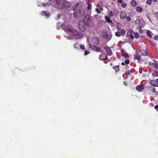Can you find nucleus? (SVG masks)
I'll return each mask as SVG.
<instances>
[{"label": "nucleus", "instance_id": "nucleus-38", "mask_svg": "<svg viewBox=\"0 0 158 158\" xmlns=\"http://www.w3.org/2000/svg\"><path fill=\"white\" fill-rule=\"evenodd\" d=\"M79 6V3H77L75 6L73 7V10H75L76 8H77Z\"/></svg>", "mask_w": 158, "mask_h": 158}, {"label": "nucleus", "instance_id": "nucleus-15", "mask_svg": "<svg viewBox=\"0 0 158 158\" xmlns=\"http://www.w3.org/2000/svg\"><path fill=\"white\" fill-rule=\"evenodd\" d=\"M42 15L43 16H46L47 17H48L50 16V13L49 12L47 11H43L42 13Z\"/></svg>", "mask_w": 158, "mask_h": 158}, {"label": "nucleus", "instance_id": "nucleus-7", "mask_svg": "<svg viewBox=\"0 0 158 158\" xmlns=\"http://www.w3.org/2000/svg\"><path fill=\"white\" fill-rule=\"evenodd\" d=\"M107 59V56L105 54L102 53L99 56V59L100 60H106Z\"/></svg>", "mask_w": 158, "mask_h": 158}, {"label": "nucleus", "instance_id": "nucleus-39", "mask_svg": "<svg viewBox=\"0 0 158 158\" xmlns=\"http://www.w3.org/2000/svg\"><path fill=\"white\" fill-rule=\"evenodd\" d=\"M126 19L127 21H129L131 20V18L130 16H127L126 17Z\"/></svg>", "mask_w": 158, "mask_h": 158}, {"label": "nucleus", "instance_id": "nucleus-30", "mask_svg": "<svg viewBox=\"0 0 158 158\" xmlns=\"http://www.w3.org/2000/svg\"><path fill=\"white\" fill-rule=\"evenodd\" d=\"M152 67L156 69L158 68V64L154 63Z\"/></svg>", "mask_w": 158, "mask_h": 158}, {"label": "nucleus", "instance_id": "nucleus-54", "mask_svg": "<svg viewBox=\"0 0 158 158\" xmlns=\"http://www.w3.org/2000/svg\"><path fill=\"white\" fill-rule=\"evenodd\" d=\"M110 65L111 66H112L113 65V64L112 63H110Z\"/></svg>", "mask_w": 158, "mask_h": 158}, {"label": "nucleus", "instance_id": "nucleus-41", "mask_svg": "<svg viewBox=\"0 0 158 158\" xmlns=\"http://www.w3.org/2000/svg\"><path fill=\"white\" fill-rule=\"evenodd\" d=\"M129 63L130 61L129 60H125V63L127 64H128Z\"/></svg>", "mask_w": 158, "mask_h": 158}, {"label": "nucleus", "instance_id": "nucleus-3", "mask_svg": "<svg viewBox=\"0 0 158 158\" xmlns=\"http://www.w3.org/2000/svg\"><path fill=\"white\" fill-rule=\"evenodd\" d=\"M86 25L85 24L84 21H80L78 23V27L80 30L82 32H84L86 29Z\"/></svg>", "mask_w": 158, "mask_h": 158}, {"label": "nucleus", "instance_id": "nucleus-35", "mask_svg": "<svg viewBox=\"0 0 158 158\" xmlns=\"http://www.w3.org/2000/svg\"><path fill=\"white\" fill-rule=\"evenodd\" d=\"M151 92L152 93H155L156 92V89L155 88H152V89H151Z\"/></svg>", "mask_w": 158, "mask_h": 158}, {"label": "nucleus", "instance_id": "nucleus-18", "mask_svg": "<svg viewBox=\"0 0 158 158\" xmlns=\"http://www.w3.org/2000/svg\"><path fill=\"white\" fill-rule=\"evenodd\" d=\"M116 24L117 26L118 29V30L120 31L122 29L123 27V26L121 24H119V23H117Z\"/></svg>", "mask_w": 158, "mask_h": 158}, {"label": "nucleus", "instance_id": "nucleus-34", "mask_svg": "<svg viewBox=\"0 0 158 158\" xmlns=\"http://www.w3.org/2000/svg\"><path fill=\"white\" fill-rule=\"evenodd\" d=\"M152 0H147L146 3L148 5H150L152 3Z\"/></svg>", "mask_w": 158, "mask_h": 158}, {"label": "nucleus", "instance_id": "nucleus-11", "mask_svg": "<svg viewBox=\"0 0 158 158\" xmlns=\"http://www.w3.org/2000/svg\"><path fill=\"white\" fill-rule=\"evenodd\" d=\"M70 6L69 3L68 2H65L64 1V2L63 3V8H67L69 7Z\"/></svg>", "mask_w": 158, "mask_h": 158}, {"label": "nucleus", "instance_id": "nucleus-43", "mask_svg": "<svg viewBox=\"0 0 158 158\" xmlns=\"http://www.w3.org/2000/svg\"><path fill=\"white\" fill-rule=\"evenodd\" d=\"M89 52H88L87 51V50H86L85 51V52H84V55H87L88 54H89Z\"/></svg>", "mask_w": 158, "mask_h": 158}, {"label": "nucleus", "instance_id": "nucleus-26", "mask_svg": "<svg viewBox=\"0 0 158 158\" xmlns=\"http://www.w3.org/2000/svg\"><path fill=\"white\" fill-rule=\"evenodd\" d=\"M97 6L99 8L100 10L102 11L103 10V6L102 5L98 4Z\"/></svg>", "mask_w": 158, "mask_h": 158}, {"label": "nucleus", "instance_id": "nucleus-24", "mask_svg": "<svg viewBox=\"0 0 158 158\" xmlns=\"http://www.w3.org/2000/svg\"><path fill=\"white\" fill-rule=\"evenodd\" d=\"M87 9L88 10H91L92 8L91 4L89 2H88L87 3Z\"/></svg>", "mask_w": 158, "mask_h": 158}, {"label": "nucleus", "instance_id": "nucleus-21", "mask_svg": "<svg viewBox=\"0 0 158 158\" xmlns=\"http://www.w3.org/2000/svg\"><path fill=\"white\" fill-rule=\"evenodd\" d=\"M131 4L133 6L135 7L137 5V3L134 0H132L131 2Z\"/></svg>", "mask_w": 158, "mask_h": 158}, {"label": "nucleus", "instance_id": "nucleus-42", "mask_svg": "<svg viewBox=\"0 0 158 158\" xmlns=\"http://www.w3.org/2000/svg\"><path fill=\"white\" fill-rule=\"evenodd\" d=\"M95 11H96L98 13H99V14H100V11H99V10L98 9V8H96L95 9Z\"/></svg>", "mask_w": 158, "mask_h": 158}, {"label": "nucleus", "instance_id": "nucleus-36", "mask_svg": "<svg viewBox=\"0 0 158 158\" xmlns=\"http://www.w3.org/2000/svg\"><path fill=\"white\" fill-rule=\"evenodd\" d=\"M121 6L123 8H125L127 6V4L126 3H122Z\"/></svg>", "mask_w": 158, "mask_h": 158}, {"label": "nucleus", "instance_id": "nucleus-56", "mask_svg": "<svg viewBox=\"0 0 158 158\" xmlns=\"http://www.w3.org/2000/svg\"><path fill=\"white\" fill-rule=\"evenodd\" d=\"M122 65H124V63H122Z\"/></svg>", "mask_w": 158, "mask_h": 158}, {"label": "nucleus", "instance_id": "nucleus-2", "mask_svg": "<svg viewBox=\"0 0 158 158\" xmlns=\"http://www.w3.org/2000/svg\"><path fill=\"white\" fill-rule=\"evenodd\" d=\"M93 20L94 19H91L90 16L88 15H86L83 19L85 25L89 27L94 26V23Z\"/></svg>", "mask_w": 158, "mask_h": 158}, {"label": "nucleus", "instance_id": "nucleus-33", "mask_svg": "<svg viewBox=\"0 0 158 158\" xmlns=\"http://www.w3.org/2000/svg\"><path fill=\"white\" fill-rule=\"evenodd\" d=\"M80 48L82 49L83 50H85V46L83 44H81L80 45Z\"/></svg>", "mask_w": 158, "mask_h": 158}, {"label": "nucleus", "instance_id": "nucleus-44", "mask_svg": "<svg viewBox=\"0 0 158 158\" xmlns=\"http://www.w3.org/2000/svg\"><path fill=\"white\" fill-rule=\"evenodd\" d=\"M154 39L156 40H158V36L156 35L154 37Z\"/></svg>", "mask_w": 158, "mask_h": 158}, {"label": "nucleus", "instance_id": "nucleus-25", "mask_svg": "<svg viewBox=\"0 0 158 158\" xmlns=\"http://www.w3.org/2000/svg\"><path fill=\"white\" fill-rule=\"evenodd\" d=\"M58 0H50V2L53 4V5H56V4Z\"/></svg>", "mask_w": 158, "mask_h": 158}, {"label": "nucleus", "instance_id": "nucleus-5", "mask_svg": "<svg viewBox=\"0 0 158 158\" xmlns=\"http://www.w3.org/2000/svg\"><path fill=\"white\" fill-rule=\"evenodd\" d=\"M103 37L104 39L110 40L112 38V35L110 33L105 32L103 35Z\"/></svg>", "mask_w": 158, "mask_h": 158}, {"label": "nucleus", "instance_id": "nucleus-31", "mask_svg": "<svg viewBox=\"0 0 158 158\" xmlns=\"http://www.w3.org/2000/svg\"><path fill=\"white\" fill-rule=\"evenodd\" d=\"M141 54L144 56H146L147 55V53L146 52L145 50H143L142 51H141Z\"/></svg>", "mask_w": 158, "mask_h": 158}, {"label": "nucleus", "instance_id": "nucleus-4", "mask_svg": "<svg viewBox=\"0 0 158 158\" xmlns=\"http://www.w3.org/2000/svg\"><path fill=\"white\" fill-rule=\"evenodd\" d=\"M89 47L93 51H95L97 52H102V51L101 50V48L96 46L90 44L89 45Z\"/></svg>", "mask_w": 158, "mask_h": 158}, {"label": "nucleus", "instance_id": "nucleus-40", "mask_svg": "<svg viewBox=\"0 0 158 158\" xmlns=\"http://www.w3.org/2000/svg\"><path fill=\"white\" fill-rule=\"evenodd\" d=\"M109 16L110 17L112 16H113V13L111 11H110L109 13Z\"/></svg>", "mask_w": 158, "mask_h": 158}, {"label": "nucleus", "instance_id": "nucleus-29", "mask_svg": "<svg viewBox=\"0 0 158 158\" xmlns=\"http://www.w3.org/2000/svg\"><path fill=\"white\" fill-rule=\"evenodd\" d=\"M133 34L135 38H138L139 36V34L137 32H134L133 33Z\"/></svg>", "mask_w": 158, "mask_h": 158}, {"label": "nucleus", "instance_id": "nucleus-20", "mask_svg": "<svg viewBox=\"0 0 158 158\" xmlns=\"http://www.w3.org/2000/svg\"><path fill=\"white\" fill-rule=\"evenodd\" d=\"M105 18L106 20L107 23H110L111 24H112V20L110 19L109 17L105 16Z\"/></svg>", "mask_w": 158, "mask_h": 158}, {"label": "nucleus", "instance_id": "nucleus-53", "mask_svg": "<svg viewBox=\"0 0 158 158\" xmlns=\"http://www.w3.org/2000/svg\"><path fill=\"white\" fill-rule=\"evenodd\" d=\"M124 82L125 85H127V84L125 82Z\"/></svg>", "mask_w": 158, "mask_h": 158}, {"label": "nucleus", "instance_id": "nucleus-32", "mask_svg": "<svg viewBox=\"0 0 158 158\" xmlns=\"http://www.w3.org/2000/svg\"><path fill=\"white\" fill-rule=\"evenodd\" d=\"M121 32V34H122L123 35H124L126 33V31L125 29H123L121 30L120 31Z\"/></svg>", "mask_w": 158, "mask_h": 158}, {"label": "nucleus", "instance_id": "nucleus-16", "mask_svg": "<svg viewBox=\"0 0 158 158\" xmlns=\"http://www.w3.org/2000/svg\"><path fill=\"white\" fill-rule=\"evenodd\" d=\"M121 52L122 56H124L125 57H127L128 56V53L125 52L123 50H121Z\"/></svg>", "mask_w": 158, "mask_h": 158}, {"label": "nucleus", "instance_id": "nucleus-10", "mask_svg": "<svg viewBox=\"0 0 158 158\" xmlns=\"http://www.w3.org/2000/svg\"><path fill=\"white\" fill-rule=\"evenodd\" d=\"M158 79L156 80V81L152 80L150 82V84L153 86L155 87L158 86Z\"/></svg>", "mask_w": 158, "mask_h": 158}, {"label": "nucleus", "instance_id": "nucleus-17", "mask_svg": "<svg viewBox=\"0 0 158 158\" xmlns=\"http://www.w3.org/2000/svg\"><path fill=\"white\" fill-rule=\"evenodd\" d=\"M140 19H137L135 21V24L136 25H138L139 27L141 28H142V27L140 25Z\"/></svg>", "mask_w": 158, "mask_h": 158}, {"label": "nucleus", "instance_id": "nucleus-14", "mask_svg": "<svg viewBox=\"0 0 158 158\" xmlns=\"http://www.w3.org/2000/svg\"><path fill=\"white\" fill-rule=\"evenodd\" d=\"M134 58L136 60H138V61L139 62L140 60L141 56L138 54H136L135 55H134Z\"/></svg>", "mask_w": 158, "mask_h": 158}, {"label": "nucleus", "instance_id": "nucleus-50", "mask_svg": "<svg viewBox=\"0 0 158 158\" xmlns=\"http://www.w3.org/2000/svg\"><path fill=\"white\" fill-rule=\"evenodd\" d=\"M129 32L130 33H133L134 32L132 30V29H130L129 31Z\"/></svg>", "mask_w": 158, "mask_h": 158}, {"label": "nucleus", "instance_id": "nucleus-57", "mask_svg": "<svg viewBox=\"0 0 158 158\" xmlns=\"http://www.w3.org/2000/svg\"><path fill=\"white\" fill-rule=\"evenodd\" d=\"M74 48H77V47H76V46H74Z\"/></svg>", "mask_w": 158, "mask_h": 158}, {"label": "nucleus", "instance_id": "nucleus-37", "mask_svg": "<svg viewBox=\"0 0 158 158\" xmlns=\"http://www.w3.org/2000/svg\"><path fill=\"white\" fill-rule=\"evenodd\" d=\"M77 13L76 12L74 11L73 13V16L74 18L76 17L77 16Z\"/></svg>", "mask_w": 158, "mask_h": 158}, {"label": "nucleus", "instance_id": "nucleus-8", "mask_svg": "<svg viewBox=\"0 0 158 158\" xmlns=\"http://www.w3.org/2000/svg\"><path fill=\"white\" fill-rule=\"evenodd\" d=\"M104 49L106 51L107 54L108 56L112 55L113 53L110 48L108 46L104 48Z\"/></svg>", "mask_w": 158, "mask_h": 158}, {"label": "nucleus", "instance_id": "nucleus-13", "mask_svg": "<svg viewBox=\"0 0 158 158\" xmlns=\"http://www.w3.org/2000/svg\"><path fill=\"white\" fill-rule=\"evenodd\" d=\"M126 16V14L125 11L121 12L120 14V18L122 19H124Z\"/></svg>", "mask_w": 158, "mask_h": 158}, {"label": "nucleus", "instance_id": "nucleus-51", "mask_svg": "<svg viewBox=\"0 0 158 158\" xmlns=\"http://www.w3.org/2000/svg\"><path fill=\"white\" fill-rule=\"evenodd\" d=\"M153 63H152L151 62H149L148 63L149 65H150L151 66H152V65H153Z\"/></svg>", "mask_w": 158, "mask_h": 158}, {"label": "nucleus", "instance_id": "nucleus-46", "mask_svg": "<svg viewBox=\"0 0 158 158\" xmlns=\"http://www.w3.org/2000/svg\"><path fill=\"white\" fill-rule=\"evenodd\" d=\"M118 2L120 4H122L123 2V0H117Z\"/></svg>", "mask_w": 158, "mask_h": 158}, {"label": "nucleus", "instance_id": "nucleus-47", "mask_svg": "<svg viewBox=\"0 0 158 158\" xmlns=\"http://www.w3.org/2000/svg\"><path fill=\"white\" fill-rule=\"evenodd\" d=\"M43 4V6H45L46 5H48V6H49V4H48V3H47L45 4V3H43L42 4Z\"/></svg>", "mask_w": 158, "mask_h": 158}, {"label": "nucleus", "instance_id": "nucleus-28", "mask_svg": "<svg viewBox=\"0 0 158 158\" xmlns=\"http://www.w3.org/2000/svg\"><path fill=\"white\" fill-rule=\"evenodd\" d=\"M115 35L117 37H120L121 35L120 32L117 31L115 32Z\"/></svg>", "mask_w": 158, "mask_h": 158}, {"label": "nucleus", "instance_id": "nucleus-55", "mask_svg": "<svg viewBox=\"0 0 158 158\" xmlns=\"http://www.w3.org/2000/svg\"><path fill=\"white\" fill-rule=\"evenodd\" d=\"M69 38H70V37H67V39H70Z\"/></svg>", "mask_w": 158, "mask_h": 158}, {"label": "nucleus", "instance_id": "nucleus-45", "mask_svg": "<svg viewBox=\"0 0 158 158\" xmlns=\"http://www.w3.org/2000/svg\"><path fill=\"white\" fill-rule=\"evenodd\" d=\"M130 73H131L129 70H128V71H126L125 73V74H126L127 75H129L130 74Z\"/></svg>", "mask_w": 158, "mask_h": 158}, {"label": "nucleus", "instance_id": "nucleus-1", "mask_svg": "<svg viewBox=\"0 0 158 158\" xmlns=\"http://www.w3.org/2000/svg\"><path fill=\"white\" fill-rule=\"evenodd\" d=\"M66 29L68 32L71 33L73 36L75 37L77 39L80 38L83 36V34L81 32L72 27H66Z\"/></svg>", "mask_w": 158, "mask_h": 158}, {"label": "nucleus", "instance_id": "nucleus-6", "mask_svg": "<svg viewBox=\"0 0 158 158\" xmlns=\"http://www.w3.org/2000/svg\"><path fill=\"white\" fill-rule=\"evenodd\" d=\"M64 0H58L56 5L58 6V8L59 9H63V5L64 2Z\"/></svg>", "mask_w": 158, "mask_h": 158}, {"label": "nucleus", "instance_id": "nucleus-9", "mask_svg": "<svg viewBox=\"0 0 158 158\" xmlns=\"http://www.w3.org/2000/svg\"><path fill=\"white\" fill-rule=\"evenodd\" d=\"M92 41L94 44L96 45L98 44L99 42V38L96 37H93L92 39Z\"/></svg>", "mask_w": 158, "mask_h": 158}, {"label": "nucleus", "instance_id": "nucleus-52", "mask_svg": "<svg viewBox=\"0 0 158 158\" xmlns=\"http://www.w3.org/2000/svg\"><path fill=\"white\" fill-rule=\"evenodd\" d=\"M155 109H156V110L158 109V105H156L155 106Z\"/></svg>", "mask_w": 158, "mask_h": 158}, {"label": "nucleus", "instance_id": "nucleus-19", "mask_svg": "<svg viewBox=\"0 0 158 158\" xmlns=\"http://www.w3.org/2000/svg\"><path fill=\"white\" fill-rule=\"evenodd\" d=\"M143 8H142L139 6H137L136 8V11L139 12H141L142 11Z\"/></svg>", "mask_w": 158, "mask_h": 158}, {"label": "nucleus", "instance_id": "nucleus-48", "mask_svg": "<svg viewBox=\"0 0 158 158\" xmlns=\"http://www.w3.org/2000/svg\"><path fill=\"white\" fill-rule=\"evenodd\" d=\"M130 36L131 38L132 39H134V36L132 34H130Z\"/></svg>", "mask_w": 158, "mask_h": 158}, {"label": "nucleus", "instance_id": "nucleus-12", "mask_svg": "<svg viewBox=\"0 0 158 158\" xmlns=\"http://www.w3.org/2000/svg\"><path fill=\"white\" fill-rule=\"evenodd\" d=\"M136 89L138 91L140 92L144 89V87L142 85H139L136 87Z\"/></svg>", "mask_w": 158, "mask_h": 158}, {"label": "nucleus", "instance_id": "nucleus-23", "mask_svg": "<svg viewBox=\"0 0 158 158\" xmlns=\"http://www.w3.org/2000/svg\"><path fill=\"white\" fill-rule=\"evenodd\" d=\"M113 68L115 69L116 73L118 72L119 70V65H116L115 66H114L113 67Z\"/></svg>", "mask_w": 158, "mask_h": 158}, {"label": "nucleus", "instance_id": "nucleus-22", "mask_svg": "<svg viewBox=\"0 0 158 158\" xmlns=\"http://www.w3.org/2000/svg\"><path fill=\"white\" fill-rule=\"evenodd\" d=\"M147 35L151 39L152 38V36L151 35V31H150L148 30L147 31Z\"/></svg>", "mask_w": 158, "mask_h": 158}, {"label": "nucleus", "instance_id": "nucleus-49", "mask_svg": "<svg viewBox=\"0 0 158 158\" xmlns=\"http://www.w3.org/2000/svg\"><path fill=\"white\" fill-rule=\"evenodd\" d=\"M139 32L140 33H142L143 32V30L141 29H140L139 30Z\"/></svg>", "mask_w": 158, "mask_h": 158}, {"label": "nucleus", "instance_id": "nucleus-27", "mask_svg": "<svg viewBox=\"0 0 158 158\" xmlns=\"http://www.w3.org/2000/svg\"><path fill=\"white\" fill-rule=\"evenodd\" d=\"M149 43L151 45H152L153 46H155L156 45V44L152 40H150Z\"/></svg>", "mask_w": 158, "mask_h": 158}]
</instances>
